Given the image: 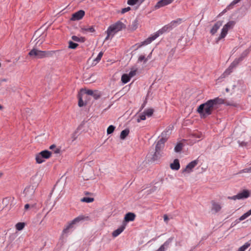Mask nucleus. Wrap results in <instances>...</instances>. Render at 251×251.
<instances>
[{
    "label": "nucleus",
    "mask_w": 251,
    "mask_h": 251,
    "mask_svg": "<svg viewBox=\"0 0 251 251\" xmlns=\"http://www.w3.org/2000/svg\"><path fill=\"white\" fill-rule=\"evenodd\" d=\"M235 25V21H230L228 23H227L225 25H224L223 28L222 29V31L221 32L220 36L217 38V42H218L222 39L224 38L226 36L228 31L230 29L232 28Z\"/></svg>",
    "instance_id": "20e7f679"
},
{
    "label": "nucleus",
    "mask_w": 251,
    "mask_h": 251,
    "mask_svg": "<svg viewBox=\"0 0 251 251\" xmlns=\"http://www.w3.org/2000/svg\"><path fill=\"white\" fill-rule=\"evenodd\" d=\"M77 137V132H74L72 135L73 140H75Z\"/></svg>",
    "instance_id": "603ef678"
},
{
    "label": "nucleus",
    "mask_w": 251,
    "mask_h": 251,
    "mask_svg": "<svg viewBox=\"0 0 251 251\" xmlns=\"http://www.w3.org/2000/svg\"><path fill=\"white\" fill-rule=\"evenodd\" d=\"M174 0H160L155 5L156 8H159L161 7L167 5L171 3Z\"/></svg>",
    "instance_id": "2eb2a0df"
},
{
    "label": "nucleus",
    "mask_w": 251,
    "mask_h": 251,
    "mask_svg": "<svg viewBox=\"0 0 251 251\" xmlns=\"http://www.w3.org/2000/svg\"><path fill=\"white\" fill-rule=\"evenodd\" d=\"M224 102V100L219 98L209 100L206 102L201 104L198 107L197 112L200 114L201 118H206L217 109L220 104Z\"/></svg>",
    "instance_id": "f257e3e1"
},
{
    "label": "nucleus",
    "mask_w": 251,
    "mask_h": 251,
    "mask_svg": "<svg viewBox=\"0 0 251 251\" xmlns=\"http://www.w3.org/2000/svg\"><path fill=\"white\" fill-rule=\"evenodd\" d=\"M161 156L160 151H155L154 153L152 155L151 159L155 161L159 158Z\"/></svg>",
    "instance_id": "cd10ccee"
},
{
    "label": "nucleus",
    "mask_w": 251,
    "mask_h": 251,
    "mask_svg": "<svg viewBox=\"0 0 251 251\" xmlns=\"http://www.w3.org/2000/svg\"><path fill=\"white\" fill-rule=\"evenodd\" d=\"M221 209V206L218 203L213 202L212 204L211 210L214 213L219 212Z\"/></svg>",
    "instance_id": "aec40b11"
},
{
    "label": "nucleus",
    "mask_w": 251,
    "mask_h": 251,
    "mask_svg": "<svg viewBox=\"0 0 251 251\" xmlns=\"http://www.w3.org/2000/svg\"><path fill=\"white\" fill-rule=\"evenodd\" d=\"M44 159H49L51 155V152L48 150H44L39 152Z\"/></svg>",
    "instance_id": "4be33fe9"
},
{
    "label": "nucleus",
    "mask_w": 251,
    "mask_h": 251,
    "mask_svg": "<svg viewBox=\"0 0 251 251\" xmlns=\"http://www.w3.org/2000/svg\"><path fill=\"white\" fill-rule=\"evenodd\" d=\"M226 91L227 92H229V89L228 88H226Z\"/></svg>",
    "instance_id": "bf43d9fd"
},
{
    "label": "nucleus",
    "mask_w": 251,
    "mask_h": 251,
    "mask_svg": "<svg viewBox=\"0 0 251 251\" xmlns=\"http://www.w3.org/2000/svg\"><path fill=\"white\" fill-rule=\"evenodd\" d=\"M250 196V193L248 190H244L243 191L238 193L236 195L228 197V199L232 200H242L249 198Z\"/></svg>",
    "instance_id": "6e6552de"
},
{
    "label": "nucleus",
    "mask_w": 251,
    "mask_h": 251,
    "mask_svg": "<svg viewBox=\"0 0 251 251\" xmlns=\"http://www.w3.org/2000/svg\"><path fill=\"white\" fill-rule=\"evenodd\" d=\"M55 147H56V146H55V145H51V146H50V150H52V149H53L55 148Z\"/></svg>",
    "instance_id": "6e6d98bb"
},
{
    "label": "nucleus",
    "mask_w": 251,
    "mask_h": 251,
    "mask_svg": "<svg viewBox=\"0 0 251 251\" xmlns=\"http://www.w3.org/2000/svg\"><path fill=\"white\" fill-rule=\"evenodd\" d=\"M36 190V186L29 185L26 187L24 191V194L27 199H31L34 196Z\"/></svg>",
    "instance_id": "1a4fd4ad"
},
{
    "label": "nucleus",
    "mask_w": 251,
    "mask_h": 251,
    "mask_svg": "<svg viewBox=\"0 0 251 251\" xmlns=\"http://www.w3.org/2000/svg\"><path fill=\"white\" fill-rule=\"evenodd\" d=\"M198 164V161L195 160L189 163L183 170V172L190 173L192 169Z\"/></svg>",
    "instance_id": "ddd939ff"
},
{
    "label": "nucleus",
    "mask_w": 251,
    "mask_h": 251,
    "mask_svg": "<svg viewBox=\"0 0 251 251\" xmlns=\"http://www.w3.org/2000/svg\"><path fill=\"white\" fill-rule=\"evenodd\" d=\"M129 133V130L128 129H126L123 131H122L120 134V138L122 140L125 139L126 137L128 135Z\"/></svg>",
    "instance_id": "393cba45"
},
{
    "label": "nucleus",
    "mask_w": 251,
    "mask_h": 251,
    "mask_svg": "<svg viewBox=\"0 0 251 251\" xmlns=\"http://www.w3.org/2000/svg\"><path fill=\"white\" fill-rule=\"evenodd\" d=\"M170 167L172 170H178L180 168L179 160L177 159H175L173 163L171 164Z\"/></svg>",
    "instance_id": "6ab92c4d"
},
{
    "label": "nucleus",
    "mask_w": 251,
    "mask_h": 251,
    "mask_svg": "<svg viewBox=\"0 0 251 251\" xmlns=\"http://www.w3.org/2000/svg\"><path fill=\"white\" fill-rule=\"evenodd\" d=\"M35 159L37 163L38 164H41L45 161L44 157H42L40 153L36 154Z\"/></svg>",
    "instance_id": "b1692460"
},
{
    "label": "nucleus",
    "mask_w": 251,
    "mask_h": 251,
    "mask_svg": "<svg viewBox=\"0 0 251 251\" xmlns=\"http://www.w3.org/2000/svg\"><path fill=\"white\" fill-rule=\"evenodd\" d=\"M170 242L171 241L169 240L166 241L156 251H165V248L168 247Z\"/></svg>",
    "instance_id": "5701e85b"
},
{
    "label": "nucleus",
    "mask_w": 251,
    "mask_h": 251,
    "mask_svg": "<svg viewBox=\"0 0 251 251\" xmlns=\"http://www.w3.org/2000/svg\"><path fill=\"white\" fill-rule=\"evenodd\" d=\"M78 46V44L74 43L73 41H70L69 42V48L70 49H75Z\"/></svg>",
    "instance_id": "f704fd0d"
},
{
    "label": "nucleus",
    "mask_w": 251,
    "mask_h": 251,
    "mask_svg": "<svg viewBox=\"0 0 251 251\" xmlns=\"http://www.w3.org/2000/svg\"><path fill=\"white\" fill-rule=\"evenodd\" d=\"M239 143V144L240 146H246L247 144V143L246 142H240V141L238 142Z\"/></svg>",
    "instance_id": "3c124183"
},
{
    "label": "nucleus",
    "mask_w": 251,
    "mask_h": 251,
    "mask_svg": "<svg viewBox=\"0 0 251 251\" xmlns=\"http://www.w3.org/2000/svg\"><path fill=\"white\" fill-rule=\"evenodd\" d=\"M106 32H107V36L106 37L105 39V40H107L109 39V37L110 35H113L114 34H113V33L111 32L110 33H109L108 32V29H107V31H106Z\"/></svg>",
    "instance_id": "09e8293b"
},
{
    "label": "nucleus",
    "mask_w": 251,
    "mask_h": 251,
    "mask_svg": "<svg viewBox=\"0 0 251 251\" xmlns=\"http://www.w3.org/2000/svg\"><path fill=\"white\" fill-rule=\"evenodd\" d=\"M30 207V205L29 204H26L25 205V210H27Z\"/></svg>",
    "instance_id": "864d4df0"
},
{
    "label": "nucleus",
    "mask_w": 251,
    "mask_h": 251,
    "mask_svg": "<svg viewBox=\"0 0 251 251\" xmlns=\"http://www.w3.org/2000/svg\"><path fill=\"white\" fill-rule=\"evenodd\" d=\"M59 152H60V150L59 149H56L54 151V153H59Z\"/></svg>",
    "instance_id": "4d7b16f0"
},
{
    "label": "nucleus",
    "mask_w": 251,
    "mask_h": 251,
    "mask_svg": "<svg viewBox=\"0 0 251 251\" xmlns=\"http://www.w3.org/2000/svg\"><path fill=\"white\" fill-rule=\"evenodd\" d=\"M250 245V243L247 242L244 245L240 247L237 251H245Z\"/></svg>",
    "instance_id": "2f4dec72"
},
{
    "label": "nucleus",
    "mask_w": 251,
    "mask_h": 251,
    "mask_svg": "<svg viewBox=\"0 0 251 251\" xmlns=\"http://www.w3.org/2000/svg\"><path fill=\"white\" fill-rule=\"evenodd\" d=\"M25 226V224L24 223L19 222L16 225L15 227L18 230H21L24 228Z\"/></svg>",
    "instance_id": "7c9ffc66"
},
{
    "label": "nucleus",
    "mask_w": 251,
    "mask_h": 251,
    "mask_svg": "<svg viewBox=\"0 0 251 251\" xmlns=\"http://www.w3.org/2000/svg\"><path fill=\"white\" fill-rule=\"evenodd\" d=\"M168 216L166 215H164V221L165 222H167V221L168 220Z\"/></svg>",
    "instance_id": "5fc2aeb1"
},
{
    "label": "nucleus",
    "mask_w": 251,
    "mask_h": 251,
    "mask_svg": "<svg viewBox=\"0 0 251 251\" xmlns=\"http://www.w3.org/2000/svg\"><path fill=\"white\" fill-rule=\"evenodd\" d=\"M130 9H131V8L130 7H127L126 8H123L121 10V13L124 14V13L129 11V10H130Z\"/></svg>",
    "instance_id": "37998d69"
},
{
    "label": "nucleus",
    "mask_w": 251,
    "mask_h": 251,
    "mask_svg": "<svg viewBox=\"0 0 251 251\" xmlns=\"http://www.w3.org/2000/svg\"><path fill=\"white\" fill-rule=\"evenodd\" d=\"M147 60H148L147 58H145L144 55H141L138 58L139 62L144 61V63H146Z\"/></svg>",
    "instance_id": "a19ab883"
},
{
    "label": "nucleus",
    "mask_w": 251,
    "mask_h": 251,
    "mask_svg": "<svg viewBox=\"0 0 251 251\" xmlns=\"http://www.w3.org/2000/svg\"><path fill=\"white\" fill-rule=\"evenodd\" d=\"M48 54L47 51L39 50L36 48H33L28 53L30 56L36 58H43L46 57Z\"/></svg>",
    "instance_id": "423d86ee"
},
{
    "label": "nucleus",
    "mask_w": 251,
    "mask_h": 251,
    "mask_svg": "<svg viewBox=\"0 0 251 251\" xmlns=\"http://www.w3.org/2000/svg\"><path fill=\"white\" fill-rule=\"evenodd\" d=\"M83 219V216H79L75 219H74L73 221H72L70 223H69L66 226V227L63 229V233H67L69 232V230L70 228L73 227V225L76 223L79 222L81 220Z\"/></svg>",
    "instance_id": "9d476101"
},
{
    "label": "nucleus",
    "mask_w": 251,
    "mask_h": 251,
    "mask_svg": "<svg viewBox=\"0 0 251 251\" xmlns=\"http://www.w3.org/2000/svg\"><path fill=\"white\" fill-rule=\"evenodd\" d=\"M136 70L131 71L129 74L128 75L130 78H131L132 77L136 75Z\"/></svg>",
    "instance_id": "49530a36"
},
{
    "label": "nucleus",
    "mask_w": 251,
    "mask_h": 251,
    "mask_svg": "<svg viewBox=\"0 0 251 251\" xmlns=\"http://www.w3.org/2000/svg\"><path fill=\"white\" fill-rule=\"evenodd\" d=\"M136 215L134 213L128 212L126 214L124 220L126 222H128L130 221H133L135 218Z\"/></svg>",
    "instance_id": "a211bd4d"
},
{
    "label": "nucleus",
    "mask_w": 251,
    "mask_h": 251,
    "mask_svg": "<svg viewBox=\"0 0 251 251\" xmlns=\"http://www.w3.org/2000/svg\"><path fill=\"white\" fill-rule=\"evenodd\" d=\"M181 21L182 19L180 18L172 21L169 24L163 26L161 29L156 32L152 36L148 38L146 40L142 42L141 44H136V46H137V48H139L142 47V46L149 44L152 41H153L156 38H157L160 34H162L165 32L172 29L173 28L176 26L177 25L180 24Z\"/></svg>",
    "instance_id": "f03ea898"
},
{
    "label": "nucleus",
    "mask_w": 251,
    "mask_h": 251,
    "mask_svg": "<svg viewBox=\"0 0 251 251\" xmlns=\"http://www.w3.org/2000/svg\"><path fill=\"white\" fill-rule=\"evenodd\" d=\"M172 127L171 126L168 127L161 134V138H165V141L168 139L169 135L171 133Z\"/></svg>",
    "instance_id": "f3484780"
},
{
    "label": "nucleus",
    "mask_w": 251,
    "mask_h": 251,
    "mask_svg": "<svg viewBox=\"0 0 251 251\" xmlns=\"http://www.w3.org/2000/svg\"><path fill=\"white\" fill-rule=\"evenodd\" d=\"M137 21H134L132 25V29L133 30H135L137 27Z\"/></svg>",
    "instance_id": "a18cd8bd"
},
{
    "label": "nucleus",
    "mask_w": 251,
    "mask_h": 251,
    "mask_svg": "<svg viewBox=\"0 0 251 251\" xmlns=\"http://www.w3.org/2000/svg\"><path fill=\"white\" fill-rule=\"evenodd\" d=\"M37 177H38V180H37V183H38L40 181V180H41V177L40 176L38 177L37 174H36V175H35L34 176L32 177V180H34V179H35Z\"/></svg>",
    "instance_id": "de8ad7c7"
},
{
    "label": "nucleus",
    "mask_w": 251,
    "mask_h": 251,
    "mask_svg": "<svg viewBox=\"0 0 251 251\" xmlns=\"http://www.w3.org/2000/svg\"><path fill=\"white\" fill-rule=\"evenodd\" d=\"M78 105L79 107H82L84 105V103L83 101V100L81 97H79V100Z\"/></svg>",
    "instance_id": "c03bdc74"
},
{
    "label": "nucleus",
    "mask_w": 251,
    "mask_h": 251,
    "mask_svg": "<svg viewBox=\"0 0 251 251\" xmlns=\"http://www.w3.org/2000/svg\"><path fill=\"white\" fill-rule=\"evenodd\" d=\"M251 215V209L248 212L242 215L239 219V221H243Z\"/></svg>",
    "instance_id": "a878e982"
},
{
    "label": "nucleus",
    "mask_w": 251,
    "mask_h": 251,
    "mask_svg": "<svg viewBox=\"0 0 251 251\" xmlns=\"http://www.w3.org/2000/svg\"><path fill=\"white\" fill-rule=\"evenodd\" d=\"M72 39L75 42H83L84 41V38L83 37H78L76 36H73L72 37Z\"/></svg>",
    "instance_id": "473e14b6"
},
{
    "label": "nucleus",
    "mask_w": 251,
    "mask_h": 251,
    "mask_svg": "<svg viewBox=\"0 0 251 251\" xmlns=\"http://www.w3.org/2000/svg\"><path fill=\"white\" fill-rule=\"evenodd\" d=\"M3 107L0 104V110L2 109Z\"/></svg>",
    "instance_id": "052dcab7"
},
{
    "label": "nucleus",
    "mask_w": 251,
    "mask_h": 251,
    "mask_svg": "<svg viewBox=\"0 0 251 251\" xmlns=\"http://www.w3.org/2000/svg\"><path fill=\"white\" fill-rule=\"evenodd\" d=\"M249 52V50H246L243 52L241 56L239 58L235 59L233 62L230 64L229 67L225 71V72L221 75V77L224 78L226 76L229 75L232 71V70L235 68L239 64V63L243 60V58L246 56Z\"/></svg>",
    "instance_id": "7ed1b4c3"
},
{
    "label": "nucleus",
    "mask_w": 251,
    "mask_h": 251,
    "mask_svg": "<svg viewBox=\"0 0 251 251\" xmlns=\"http://www.w3.org/2000/svg\"><path fill=\"white\" fill-rule=\"evenodd\" d=\"M130 76L127 74H124L122 76L121 80L123 83H126L130 80Z\"/></svg>",
    "instance_id": "bb28decb"
},
{
    "label": "nucleus",
    "mask_w": 251,
    "mask_h": 251,
    "mask_svg": "<svg viewBox=\"0 0 251 251\" xmlns=\"http://www.w3.org/2000/svg\"><path fill=\"white\" fill-rule=\"evenodd\" d=\"M125 228V225H123L119 227L116 230H114L112 233V236L113 237H117L121 233H122L124 229Z\"/></svg>",
    "instance_id": "412c9836"
},
{
    "label": "nucleus",
    "mask_w": 251,
    "mask_h": 251,
    "mask_svg": "<svg viewBox=\"0 0 251 251\" xmlns=\"http://www.w3.org/2000/svg\"><path fill=\"white\" fill-rule=\"evenodd\" d=\"M139 1L140 2V0H128L127 4L130 5H134Z\"/></svg>",
    "instance_id": "58836bf2"
},
{
    "label": "nucleus",
    "mask_w": 251,
    "mask_h": 251,
    "mask_svg": "<svg viewBox=\"0 0 251 251\" xmlns=\"http://www.w3.org/2000/svg\"><path fill=\"white\" fill-rule=\"evenodd\" d=\"M80 31L82 33H85L86 32H94L95 31V29L93 27L91 26L88 28H81Z\"/></svg>",
    "instance_id": "c85d7f7f"
},
{
    "label": "nucleus",
    "mask_w": 251,
    "mask_h": 251,
    "mask_svg": "<svg viewBox=\"0 0 251 251\" xmlns=\"http://www.w3.org/2000/svg\"><path fill=\"white\" fill-rule=\"evenodd\" d=\"M115 128V127L112 125L109 126L107 129V133L108 134L112 133L113 132V131H114Z\"/></svg>",
    "instance_id": "e433bc0d"
},
{
    "label": "nucleus",
    "mask_w": 251,
    "mask_h": 251,
    "mask_svg": "<svg viewBox=\"0 0 251 251\" xmlns=\"http://www.w3.org/2000/svg\"><path fill=\"white\" fill-rule=\"evenodd\" d=\"M85 93L89 96H92L94 99L97 100L100 97V94L97 90H85Z\"/></svg>",
    "instance_id": "f8f14e48"
},
{
    "label": "nucleus",
    "mask_w": 251,
    "mask_h": 251,
    "mask_svg": "<svg viewBox=\"0 0 251 251\" xmlns=\"http://www.w3.org/2000/svg\"><path fill=\"white\" fill-rule=\"evenodd\" d=\"M85 12L82 10H80L74 13L71 18L72 21H77L81 19L84 16Z\"/></svg>",
    "instance_id": "9b49d317"
},
{
    "label": "nucleus",
    "mask_w": 251,
    "mask_h": 251,
    "mask_svg": "<svg viewBox=\"0 0 251 251\" xmlns=\"http://www.w3.org/2000/svg\"><path fill=\"white\" fill-rule=\"evenodd\" d=\"M165 138H161L157 143L155 146V151H161V150L164 147V144L166 142Z\"/></svg>",
    "instance_id": "dca6fc26"
},
{
    "label": "nucleus",
    "mask_w": 251,
    "mask_h": 251,
    "mask_svg": "<svg viewBox=\"0 0 251 251\" xmlns=\"http://www.w3.org/2000/svg\"><path fill=\"white\" fill-rule=\"evenodd\" d=\"M145 0H140V3H142Z\"/></svg>",
    "instance_id": "13d9d810"
},
{
    "label": "nucleus",
    "mask_w": 251,
    "mask_h": 251,
    "mask_svg": "<svg viewBox=\"0 0 251 251\" xmlns=\"http://www.w3.org/2000/svg\"><path fill=\"white\" fill-rule=\"evenodd\" d=\"M222 21H217L211 29L210 31V33L212 35L215 34L217 32V30L219 29V28L222 25Z\"/></svg>",
    "instance_id": "4468645a"
},
{
    "label": "nucleus",
    "mask_w": 251,
    "mask_h": 251,
    "mask_svg": "<svg viewBox=\"0 0 251 251\" xmlns=\"http://www.w3.org/2000/svg\"><path fill=\"white\" fill-rule=\"evenodd\" d=\"M182 147L183 144L182 143H178L176 146L175 151L176 152H178L181 151Z\"/></svg>",
    "instance_id": "c9c22d12"
},
{
    "label": "nucleus",
    "mask_w": 251,
    "mask_h": 251,
    "mask_svg": "<svg viewBox=\"0 0 251 251\" xmlns=\"http://www.w3.org/2000/svg\"><path fill=\"white\" fill-rule=\"evenodd\" d=\"M44 38L41 36L40 33L38 31H36L33 36L31 43L34 45L33 48H37L38 46H40L44 42Z\"/></svg>",
    "instance_id": "39448f33"
},
{
    "label": "nucleus",
    "mask_w": 251,
    "mask_h": 251,
    "mask_svg": "<svg viewBox=\"0 0 251 251\" xmlns=\"http://www.w3.org/2000/svg\"><path fill=\"white\" fill-rule=\"evenodd\" d=\"M146 116L145 113L143 112V113L139 115V118L137 119V122L138 123H139L141 120H146Z\"/></svg>",
    "instance_id": "4c0bfd02"
},
{
    "label": "nucleus",
    "mask_w": 251,
    "mask_h": 251,
    "mask_svg": "<svg viewBox=\"0 0 251 251\" xmlns=\"http://www.w3.org/2000/svg\"><path fill=\"white\" fill-rule=\"evenodd\" d=\"M251 167L248 168L244 169L240 172V173H251Z\"/></svg>",
    "instance_id": "79ce46f5"
},
{
    "label": "nucleus",
    "mask_w": 251,
    "mask_h": 251,
    "mask_svg": "<svg viewBox=\"0 0 251 251\" xmlns=\"http://www.w3.org/2000/svg\"><path fill=\"white\" fill-rule=\"evenodd\" d=\"M94 200V199L93 198L84 197L82 199H81V201L90 203L93 202Z\"/></svg>",
    "instance_id": "72a5a7b5"
},
{
    "label": "nucleus",
    "mask_w": 251,
    "mask_h": 251,
    "mask_svg": "<svg viewBox=\"0 0 251 251\" xmlns=\"http://www.w3.org/2000/svg\"><path fill=\"white\" fill-rule=\"evenodd\" d=\"M125 27V25L122 22L118 21L108 28V32L109 33L111 32L113 34H114Z\"/></svg>",
    "instance_id": "0eeeda50"
},
{
    "label": "nucleus",
    "mask_w": 251,
    "mask_h": 251,
    "mask_svg": "<svg viewBox=\"0 0 251 251\" xmlns=\"http://www.w3.org/2000/svg\"><path fill=\"white\" fill-rule=\"evenodd\" d=\"M103 55V52L102 51L100 52L98 55L97 57L94 59L95 61L98 62L101 59Z\"/></svg>",
    "instance_id": "ea45409f"
},
{
    "label": "nucleus",
    "mask_w": 251,
    "mask_h": 251,
    "mask_svg": "<svg viewBox=\"0 0 251 251\" xmlns=\"http://www.w3.org/2000/svg\"><path fill=\"white\" fill-rule=\"evenodd\" d=\"M241 0H234L231 3L230 5H233L237 3H238L239 1H240Z\"/></svg>",
    "instance_id": "8fccbe9b"
},
{
    "label": "nucleus",
    "mask_w": 251,
    "mask_h": 251,
    "mask_svg": "<svg viewBox=\"0 0 251 251\" xmlns=\"http://www.w3.org/2000/svg\"><path fill=\"white\" fill-rule=\"evenodd\" d=\"M2 176V173H0V177L1 176Z\"/></svg>",
    "instance_id": "680f3d73"
},
{
    "label": "nucleus",
    "mask_w": 251,
    "mask_h": 251,
    "mask_svg": "<svg viewBox=\"0 0 251 251\" xmlns=\"http://www.w3.org/2000/svg\"><path fill=\"white\" fill-rule=\"evenodd\" d=\"M144 112L145 113V115L147 116V117H151L153 112H154V110L152 108H148L146 110H145Z\"/></svg>",
    "instance_id": "c756f323"
}]
</instances>
